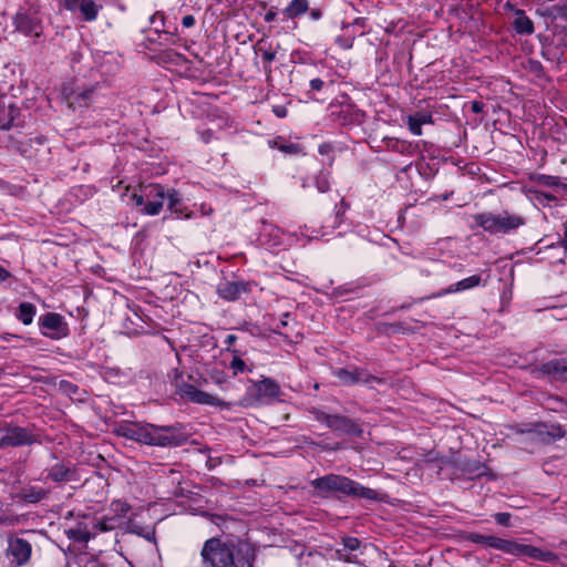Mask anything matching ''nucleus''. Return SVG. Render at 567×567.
I'll return each mask as SVG.
<instances>
[{"label": "nucleus", "instance_id": "f257e3e1", "mask_svg": "<svg viewBox=\"0 0 567 567\" xmlns=\"http://www.w3.org/2000/svg\"><path fill=\"white\" fill-rule=\"evenodd\" d=\"M117 436L151 446H181L188 442L189 434L179 423L155 425L145 422H122L115 429Z\"/></svg>", "mask_w": 567, "mask_h": 567}, {"label": "nucleus", "instance_id": "f03ea898", "mask_svg": "<svg viewBox=\"0 0 567 567\" xmlns=\"http://www.w3.org/2000/svg\"><path fill=\"white\" fill-rule=\"evenodd\" d=\"M310 485L313 488V495L321 498L343 499L349 497L371 502L383 501V496L378 491L340 474L330 473L317 477L310 482Z\"/></svg>", "mask_w": 567, "mask_h": 567}, {"label": "nucleus", "instance_id": "7ed1b4c3", "mask_svg": "<svg viewBox=\"0 0 567 567\" xmlns=\"http://www.w3.org/2000/svg\"><path fill=\"white\" fill-rule=\"evenodd\" d=\"M241 550L240 542L210 537L204 542L200 550L202 567H239L240 559L236 558V554Z\"/></svg>", "mask_w": 567, "mask_h": 567}, {"label": "nucleus", "instance_id": "20e7f679", "mask_svg": "<svg viewBox=\"0 0 567 567\" xmlns=\"http://www.w3.org/2000/svg\"><path fill=\"white\" fill-rule=\"evenodd\" d=\"M509 429L523 437L518 441L524 443H542L550 444L566 435L564 427L560 424L547 422H530L511 425Z\"/></svg>", "mask_w": 567, "mask_h": 567}, {"label": "nucleus", "instance_id": "39448f33", "mask_svg": "<svg viewBox=\"0 0 567 567\" xmlns=\"http://www.w3.org/2000/svg\"><path fill=\"white\" fill-rule=\"evenodd\" d=\"M489 548L517 558L528 557L548 564H556L558 561L556 553L523 544L512 538H502L493 535Z\"/></svg>", "mask_w": 567, "mask_h": 567}, {"label": "nucleus", "instance_id": "423d86ee", "mask_svg": "<svg viewBox=\"0 0 567 567\" xmlns=\"http://www.w3.org/2000/svg\"><path fill=\"white\" fill-rule=\"evenodd\" d=\"M42 433L34 424L20 426L13 422L0 425V450L42 444Z\"/></svg>", "mask_w": 567, "mask_h": 567}, {"label": "nucleus", "instance_id": "0eeeda50", "mask_svg": "<svg viewBox=\"0 0 567 567\" xmlns=\"http://www.w3.org/2000/svg\"><path fill=\"white\" fill-rule=\"evenodd\" d=\"M472 218L475 224L471 226V229L481 227L491 235L508 234L525 224L524 217L509 214L507 210L502 214L480 213L473 215Z\"/></svg>", "mask_w": 567, "mask_h": 567}, {"label": "nucleus", "instance_id": "6e6552de", "mask_svg": "<svg viewBox=\"0 0 567 567\" xmlns=\"http://www.w3.org/2000/svg\"><path fill=\"white\" fill-rule=\"evenodd\" d=\"M167 189L161 184L142 186L140 193L131 195V202L138 209V213L147 216L158 215L164 206Z\"/></svg>", "mask_w": 567, "mask_h": 567}, {"label": "nucleus", "instance_id": "1a4fd4ad", "mask_svg": "<svg viewBox=\"0 0 567 567\" xmlns=\"http://www.w3.org/2000/svg\"><path fill=\"white\" fill-rule=\"evenodd\" d=\"M313 414L318 422L326 424L334 432L354 437H361L363 434L361 424L348 416L341 414H329L320 410H315Z\"/></svg>", "mask_w": 567, "mask_h": 567}, {"label": "nucleus", "instance_id": "9d476101", "mask_svg": "<svg viewBox=\"0 0 567 567\" xmlns=\"http://www.w3.org/2000/svg\"><path fill=\"white\" fill-rule=\"evenodd\" d=\"M56 462L43 471L44 480L58 485L72 482H80L79 471L71 461L59 460L53 456Z\"/></svg>", "mask_w": 567, "mask_h": 567}, {"label": "nucleus", "instance_id": "9b49d317", "mask_svg": "<svg viewBox=\"0 0 567 567\" xmlns=\"http://www.w3.org/2000/svg\"><path fill=\"white\" fill-rule=\"evenodd\" d=\"M282 16L287 20H291L296 23V20L308 13V19L312 22H318L323 18V7H310L309 0H290L288 4L281 11Z\"/></svg>", "mask_w": 567, "mask_h": 567}, {"label": "nucleus", "instance_id": "f8f14e48", "mask_svg": "<svg viewBox=\"0 0 567 567\" xmlns=\"http://www.w3.org/2000/svg\"><path fill=\"white\" fill-rule=\"evenodd\" d=\"M39 324L42 334L53 339L60 340L70 334V329L64 318L56 312H47L39 319Z\"/></svg>", "mask_w": 567, "mask_h": 567}, {"label": "nucleus", "instance_id": "ddd939ff", "mask_svg": "<svg viewBox=\"0 0 567 567\" xmlns=\"http://www.w3.org/2000/svg\"><path fill=\"white\" fill-rule=\"evenodd\" d=\"M333 375L343 385H354L358 383L370 384L377 382L379 384L385 383L384 379L369 373L365 369L354 367L353 369L338 368L333 371Z\"/></svg>", "mask_w": 567, "mask_h": 567}, {"label": "nucleus", "instance_id": "4468645a", "mask_svg": "<svg viewBox=\"0 0 567 567\" xmlns=\"http://www.w3.org/2000/svg\"><path fill=\"white\" fill-rule=\"evenodd\" d=\"M537 377L548 378L550 381L567 382V361L565 358H555L533 369Z\"/></svg>", "mask_w": 567, "mask_h": 567}, {"label": "nucleus", "instance_id": "2eb2a0df", "mask_svg": "<svg viewBox=\"0 0 567 567\" xmlns=\"http://www.w3.org/2000/svg\"><path fill=\"white\" fill-rule=\"evenodd\" d=\"M177 393L182 398H186L190 402L197 403V404H207V405H216V406H221L225 404L217 396H214L207 392L198 390L195 385L185 383V382L181 383L177 386Z\"/></svg>", "mask_w": 567, "mask_h": 567}, {"label": "nucleus", "instance_id": "dca6fc26", "mask_svg": "<svg viewBox=\"0 0 567 567\" xmlns=\"http://www.w3.org/2000/svg\"><path fill=\"white\" fill-rule=\"evenodd\" d=\"M32 546L28 540L19 537L9 539L7 554L17 566L25 565L30 560Z\"/></svg>", "mask_w": 567, "mask_h": 567}, {"label": "nucleus", "instance_id": "f3484780", "mask_svg": "<svg viewBox=\"0 0 567 567\" xmlns=\"http://www.w3.org/2000/svg\"><path fill=\"white\" fill-rule=\"evenodd\" d=\"M13 24L17 31L27 37L39 38L42 34L41 21L27 12H18L13 18Z\"/></svg>", "mask_w": 567, "mask_h": 567}, {"label": "nucleus", "instance_id": "a211bd4d", "mask_svg": "<svg viewBox=\"0 0 567 567\" xmlns=\"http://www.w3.org/2000/svg\"><path fill=\"white\" fill-rule=\"evenodd\" d=\"M64 7L69 11L79 10L81 17L86 22L96 20L101 4H97L94 0H64Z\"/></svg>", "mask_w": 567, "mask_h": 567}, {"label": "nucleus", "instance_id": "6ab92c4d", "mask_svg": "<svg viewBox=\"0 0 567 567\" xmlns=\"http://www.w3.org/2000/svg\"><path fill=\"white\" fill-rule=\"evenodd\" d=\"M249 286L244 281L223 280L217 286V293L220 298L234 301L239 298L243 292H248Z\"/></svg>", "mask_w": 567, "mask_h": 567}, {"label": "nucleus", "instance_id": "aec40b11", "mask_svg": "<svg viewBox=\"0 0 567 567\" xmlns=\"http://www.w3.org/2000/svg\"><path fill=\"white\" fill-rule=\"evenodd\" d=\"M167 208L172 214H175L178 218H190L192 212H187V208L183 204V198L178 190L175 188L167 189Z\"/></svg>", "mask_w": 567, "mask_h": 567}, {"label": "nucleus", "instance_id": "412c9836", "mask_svg": "<svg viewBox=\"0 0 567 567\" xmlns=\"http://www.w3.org/2000/svg\"><path fill=\"white\" fill-rule=\"evenodd\" d=\"M482 277L480 275H473L471 277H467L465 279H462L457 281L456 284L451 285L446 289L441 290L440 292H436L430 297H426V299L433 298V297H441L447 293L464 291L467 289H472L474 287H477L481 285Z\"/></svg>", "mask_w": 567, "mask_h": 567}, {"label": "nucleus", "instance_id": "4be33fe9", "mask_svg": "<svg viewBox=\"0 0 567 567\" xmlns=\"http://www.w3.org/2000/svg\"><path fill=\"white\" fill-rule=\"evenodd\" d=\"M20 109L14 104L8 106L0 99V130L8 131L16 125Z\"/></svg>", "mask_w": 567, "mask_h": 567}, {"label": "nucleus", "instance_id": "5701e85b", "mask_svg": "<svg viewBox=\"0 0 567 567\" xmlns=\"http://www.w3.org/2000/svg\"><path fill=\"white\" fill-rule=\"evenodd\" d=\"M252 389L257 398H278L280 394L279 384L270 378H264L261 381L254 382Z\"/></svg>", "mask_w": 567, "mask_h": 567}, {"label": "nucleus", "instance_id": "b1692460", "mask_svg": "<svg viewBox=\"0 0 567 567\" xmlns=\"http://www.w3.org/2000/svg\"><path fill=\"white\" fill-rule=\"evenodd\" d=\"M511 25L518 35H532L535 32L534 22L524 10L516 12Z\"/></svg>", "mask_w": 567, "mask_h": 567}, {"label": "nucleus", "instance_id": "393cba45", "mask_svg": "<svg viewBox=\"0 0 567 567\" xmlns=\"http://www.w3.org/2000/svg\"><path fill=\"white\" fill-rule=\"evenodd\" d=\"M50 491L39 486H27L19 493V498L28 504H37L47 499Z\"/></svg>", "mask_w": 567, "mask_h": 567}, {"label": "nucleus", "instance_id": "a878e982", "mask_svg": "<svg viewBox=\"0 0 567 567\" xmlns=\"http://www.w3.org/2000/svg\"><path fill=\"white\" fill-rule=\"evenodd\" d=\"M458 468L470 478H477L486 474L487 466L476 460H466L460 463Z\"/></svg>", "mask_w": 567, "mask_h": 567}, {"label": "nucleus", "instance_id": "bb28decb", "mask_svg": "<svg viewBox=\"0 0 567 567\" xmlns=\"http://www.w3.org/2000/svg\"><path fill=\"white\" fill-rule=\"evenodd\" d=\"M537 12L544 17L549 18L550 20L563 19L567 21V0L555 3L550 7H547L543 10H537Z\"/></svg>", "mask_w": 567, "mask_h": 567}, {"label": "nucleus", "instance_id": "cd10ccee", "mask_svg": "<svg viewBox=\"0 0 567 567\" xmlns=\"http://www.w3.org/2000/svg\"><path fill=\"white\" fill-rule=\"evenodd\" d=\"M35 311H37V309L33 303L22 302L19 305L17 317L23 324L27 326L33 321Z\"/></svg>", "mask_w": 567, "mask_h": 567}, {"label": "nucleus", "instance_id": "c85d7f7f", "mask_svg": "<svg viewBox=\"0 0 567 567\" xmlns=\"http://www.w3.org/2000/svg\"><path fill=\"white\" fill-rule=\"evenodd\" d=\"M530 181H533L536 184L546 186V187H561L565 183H561L559 177L553 176V175H545V174H533L530 176Z\"/></svg>", "mask_w": 567, "mask_h": 567}, {"label": "nucleus", "instance_id": "c756f323", "mask_svg": "<svg viewBox=\"0 0 567 567\" xmlns=\"http://www.w3.org/2000/svg\"><path fill=\"white\" fill-rule=\"evenodd\" d=\"M94 526L101 532H110L122 526V524L118 522V518L110 514L99 518Z\"/></svg>", "mask_w": 567, "mask_h": 567}, {"label": "nucleus", "instance_id": "7c9ffc66", "mask_svg": "<svg viewBox=\"0 0 567 567\" xmlns=\"http://www.w3.org/2000/svg\"><path fill=\"white\" fill-rule=\"evenodd\" d=\"M130 505L127 503L121 502V501H113L111 504V515H113L115 518H118V522L123 524L124 518L126 517Z\"/></svg>", "mask_w": 567, "mask_h": 567}, {"label": "nucleus", "instance_id": "2f4dec72", "mask_svg": "<svg viewBox=\"0 0 567 567\" xmlns=\"http://www.w3.org/2000/svg\"><path fill=\"white\" fill-rule=\"evenodd\" d=\"M66 536L69 539L78 543H87L91 539V533L80 526L66 530Z\"/></svg>", "mask_w": 567, "mask_h": 567}, {"label": "nucleus", "instance_id": "473e14b6", "mask_svg": "<svg viewBox=\"0 0 567 567\" xmlns=\"http://www.w3.org/2000/svg\"><path fill=\"white\" fill-rule=\"evenodd\" d=\"M492 538H493V535H482V534L474 533V532L466 533L464 535L465 540L474 543V544L484 545L487 548L491 547Z\"/></svg>", "mask_w": 567, "mask_h": 567}, {"label": "nucleus", "instance_id": "72a5a7b5", "mask_svg": "<svg viewBox=\"0 0 567 567\" xmlns=\"http://www.w3.org/2000/svg\"><path fill=\"white\" fill-rule=\"evenodd\" d=\"M331 115L334 116V118L338 120L341 125H350L357 120L355 114L350 112L349 107H341L339 112H332Z\"/></svg>", "mask_w": 567, "mask_h": 567}, {"label": "nucleus", "instance_id": "f704fd0d", "mask_svg": "<svg viewBox=\"0 0 567 567\" xmlns=\"http://www.w3.org/2000/svg\"><path fill=\"white\" fill-rule=\"evenodd\" d=\"M271 147H277L279 151L287 154H299L301 152V146L296 143H279L278 141L269 142Z\"/></svg>", "mask_w": 567, "mask_h": 567}, {"label": "nucleus", "instance_id": "c9c22d12", "mask_svg": "<svg viewBox=\"0 0 567 567\" xmlns=\"http://www.w3.org/2000/svg\"><path fill=\"white\" fill-rule=\"evenodd\" d=\"M526 69L529 73H532L533 75H535L538 79L545 78V74H546L545 69H544L543 64L537 60L529 59L527 61Z\"/></svg>", "mask_w": 567, "mask_h": 567}, {"label": "nucleus", "instance_id": "e433bc0d", "mask_svg": "<svg viewBox=\"0 0 567 567\" xmlns=\"http://www.w3.org/2000/svg\"><path fill=\"white\" fill-rule=\"evenodd\" d=\"M315 184L319 192H328L330 189L328 173L320 172L315 178Z\"/></svg>", "mask_w": 567, "mask_h": 567}, {"label": "nucleus", "instance_id": "4c0bfd02", "mask_svg": "<svg viewBox=\"0 0 567 567\" xmlns=\"http://www.w3.org/2000/svg\"><path fill=\"white\" fill-rule=\"evenodd\" d=\"M237 352V350H234V353ZM229 367L234 370V374H237L238 372H244L246 370L245 361L237 354L234 355Z\"/></svg>", "mask_w": 567, "mask_h": 567}, {"label": "nucleus", "instance_id": "58836bf2", "mask_svg": "<svg viewBox=\"0 0 567 567\" xmlns=\"http://www.w3.org/2000/svg\"><path fill=\"white\" fill-rule=\"evenodd\" d=\"M511 517H512L511 513H507V512H499V513H495L493 515V518L496 522V524L504 526V527L512 526Z\"/></svg>", "mask_w": 567, "mask_h": 567}, {"label": "nucleus", "instance_id": "ea45409f", "mask_svg": "<svg viewBox=\"0 0 567 567\" xmlns=\"http://www.w3.org/2000/svg\"><path fill=\"white\" fill-rule=\"evenodd\" d=\"M408 127L410 132L414 135H421L422 134V125L415 121V118L412 115L408 116Z\"/></svg>", "mask_w": 567, "mask_h": 567}, {"label": "nucleus", "instance_id": "a19ab883", "mask_svg": "<svg viewBox=\"0 0 567 567\" xmlns=\"http://www.w3.org/2000/svg\"><path fill=\"white\" fill-rule=\"evenodd\" d=\"M342 543H343L344 548H347L351 551L357 550L360 547V540L357 537H351V536L344 537L342 539Z\"/></svg>", "mask_w": 567, "mask_h": 567}, {"label": "nucleus", "instance_id": "79ce46f5", "mask_svg": "<svg viewBox=\"0 0 567 567\" xmlns=\"http://www.w3.org/2000/svg\"><path fill=\"white\" fill-rule=\"evenodd\" d=\"M416 122H419L421 125L423 124H431L433 123V118H432V115L431 113H426V112H416L414 114H411Z\"/></svg>", "mask_w": 567, "mask_h": 567}, {"label": "nucleus", "instance_id": "37998d69", "mask_svg": "<svg viewBox=\"0 0 567 567\" xmlns=\"http://www.w3.org/2000/svg\"><path fill=\"white\" fill-rule=\"evenodd\" d=\"M130 532L131 533H135L140 536H143L145 537L146 539L151 540L152 538H154V532H146L144 533V528L143 527H140L135 524H133L131 527H130Z\"/></svg>", "mask_w": 567, "mask_h": 567}, {"label": "nucleus", "instance_id": "c03bdc74", "mask_svg": "<svg viewBox=\"0 0 567 567\" xmlns=\"http://www.w3.org/2000/svg\"><path fill=\"white\" fill-rule=\"evenodd\" d=\"M60 389L63 390L65 393L73 394L78 391V385L73 384L70 381L62 380L60 382Z\"/></svg>", "mask_w": 567, "mask_h": 567}, {"label": "nucleus", "instance_id": "a18cd8bd", "mask_svg": "<svg viewBox=\"0 0 567 567\" xmlns=\"http://www.w3.org/2000/svg\"><path fill=\"white\" fill-rule=\"evenodd\" d=\"M309 85L312 91L320 92L324 87L326 82L320 78H312L309 81Z\"/></svg>", "mask_w": 567, "mask_h": 567}, {"label": "nucleus", "instance_id": "49530a36", "mask_svg": "<svg viewBox=\"0 0 567 567\" xmlns=\"http://www.w3.org/2000/svg\"><path fill=\"white\" fill-rule=\"evenodd\" d=\"M278 19V11L276 7H270L264 16V21L267 23L274 22Z\"/></svg>", "mask_w": 567, "mask_h": 567}, {"label": "nucleus", "instance_id": "de8ad7c7", "mask_svg": "<svg viewBox=\"0 0 567 567\" xmlns=\"http://www.w3.org/2000/svg\"><path fill=\"white\" fill-rule=\"evenodd\" d=\"M336 43L342 49H351L353 45V38L338 37Z\"/></svg>", "mask_w": 567, "mask_h": 567}, {"label": "nucleus", "instance_id": "09e8293b", "mask_svg": "<svg viewBox=\"0 0 567 567\" xmlns=\"http://www.w3.org/2000/svg\"><path fill=\"white\" fill-rule=\"evenodd\" d=\"M205 515L209 516L210 517V522L215 525H217L218 527H221L224 523H226L227 518L221 516V515H217V514H209V513H205Z\"/></svg>", "mask_w": 567, "mask_h": 567}, {"label": "nucleus", "instance_id": "8fccbe9b", "mask_svg": "<svg viewBox=\"0 0 567 567\" xmlns=\"http://www.w3.org/2000/svg\"><path fill=\"white\" fill-rule=\"evenodd\" d=\"M81 567H106V565L96 558L90 557Z\"/></svg>", "mask_w": 567, "mask_h": 567}, {"label": "nucleus", "instance_id": "3c124183", "mask_svg": "<svg viewBox=\"0 0 567 567\" xmlns=\"http://www.w3.org/2000/svg\"><path fill=\"white\" fill-rule=\"evenodd\" d=\"M485 104L481 101L471 102V111L475 114H480L484 111Z\"/></svg>", "mask_w": 567, "mask_h": 567}, {"label": "nucleus", "instance_id": "603ef678", "mask_svg": "<svg viewBox=\"0 0 567 567\" xmlns=\"http://www.w3.org/2000/svg\"><path fill=\"white\" fill-rule=\"evenodd\" d=\"M347 207H348V205L344 202V199H341L340 208H338L336 212V218L338 219V224H341V221H342L341 216L344 214Z\"/></svg>", "mask_w": 567, "mask_h": 567}, {"label": "nucleus", "instance_id": "864d4df0", "mask_svg": "<svg viewBox=\"0 0 567 567\" xmlns=\"http://www.w3.org/2000/svg\"><path fill=\"white\" fill-rule=\"evenodd\" d=\"M504 10L507 12H512L514 14V18L516 17V12H522L523 9L517 8L514 3L507 1L504 4Z\"/></svg>", "mask_w": 567, "mask_h": 567}, {"label": "nucleus", "instance_id": "5fc2aeb1", "mask_svg": "<svg viewBox=\"0 0 567 567\" xmlns=\"http://www.w3.org/2000/svg\"><path fill=\"white\" fill-rule=\"evenodd\" d=\"M246 547H247V550H246V553L244 555V559L248 564V567H252V564H254V560H255V553L251 551L249 554V545H246Z\"/></svg>", "mask_w": 567, "mask_h": 567}, {"label": "nucleus", "instance_id": "6e6d98bb", "mask_svg": "<svg viewBox=\"0 0 567 567\" xmlns=\"http://www.w3.org/2000/svg\"><path fill=\"white\" fill-rule=\"evenodd\" d=\"M184 28H192L195 24V18L192 14L185 16L182 20Z\"/></svg>", "mask_w": 567, "mask_h": 567}, {"label": "nucleus", "instance_id": "4d7b16f0", "mask_svg": "<svg viewBox=\"0 0 567 567\" xmlns=\"http://www.w3.org/2000/svg\"><path fill=\"white\" fill-rule=\"evenodd\" d=\"M272 111H274L275 115L279 118L286 117V115H287V109L281 105L274 106Z\"/></svg>", "mask_w": 567, "mask_h": 567}, {"label": "nucleus", "instance_id": "13d9d810", "mask_svg": "<svg viewBox=\"0 0 567 567\" xmlns=\"http://www.w3.org/2000/svg\"><path fill=\"white\" fill-rule=\"evenodd\" d=\"M261 56H262L264 61L272 62L276 59V52L275 51H270V50H266V51L262 52Z\"/></svg>", "mask_w": 567, "mask_h": 567}, {"label": "nucleus", "instance_id": "bf43d9fd", "mask_svg": "<svg viewBox=\"0 0 567 567\" xmlns=\"http://www.w3.org/2000/svg\"><path fill=\"white\" fill-rule=\"evenodd\" d=\"M332 150H333V147L329 143H323V144L319 145V148H318V151L321 155H328L330 152H332Z\"/></svg>", "mask_w": 567, "mask_h": 567}, {"label": "nucleus", "instance_id": "052dcab7", "mask_svg": "<svg viewBox=\"0 0 567 567\" xmlns=\"http://www.w3.org/2000/svg\"><path fill=\"white\" fill-rule=\"evenodd\" d=\"M388 328H389L392 332L405 331V328L403 327V323H401V322H393V323H389V324H388Z\"/></svg>", "mask_w": 567, "mask_h": 567}, {"label": "nucleus", "instance_id": "680f3d73", "mask_svg": "<svg viewBox=\"0 0 567 567\" xmlns=\"http://www.w3.org/2000/svg\"><path fill=\"white\" fill-rule=\"evenodd\" d=\"M93 91L92 90H86V91H83L79 94L75 95L74 100L75 101H80V100H83V101H86L90 99V96L92 95Z\"/></svg>", "mask_w": 567, "mask_h": 567}, {"label": "nucleus", "instance_id": "e2e57ef3", "mask_svg": "<svg viewBox=\"0 0 567 567\" xmlns=\"http://www.w3.org/2000/svg\"><path fill=\"white\" fill-rule=\"evenodd\" d=\"M11 277V272L8 271L4 267L0 266V284L4 282Z\"/></svg>", "mask_w": 567, "mask_h": 567}, {"label": "nucleus", "instance_id": "0e129e2a", "mask_svg": "<svg viewBox=\"0 0 567 567\" xmlns=\"http://www.w3.org/2000/svg\"><path fill=\"white\" fill-rule=\"evenodd\" d=\"M202 140L205 143H209L213 137V131L212 130H205L200 133Z\"/></svg>", "mask_w": 567, "mask_h": 567}, {"label": "nucleus", "instance_id": "69168bd1", "mask_svg": "<svg viewBox=\"0 0 567 567\" xmlns=\"http://www.w3.org/2000/svg\"><path fill=\"white\" fill-rule=\"evenodd\" d=\"M561 245L567 250V220L564 223V238Z\"/></svg>", "mask_w": 567, "mask_h": 567}, {"label": "nucleus", "instance_id": "338daca9", "mask_svg": "<svg viewBox=\"0 0 567 567\" xmlns=\"http://www.w3.org/2000/svg\"><path fill=\"white\" fill-rule=\"evenodd\" d=\"M237 340V337L235 334H228L225 339V343L230 347L231 344L235 343V341Z\"/></svg>", "mask_w": 567, "mask_h": 567}, {"label": "nucleus", "instance_id": "774afa93", "mask_svg": "<svg viewBox=\"0 0 567 567\" xmlns=\"http://www.w3.org/2000/svg\"><path fill=\"white\" fill-rule=\"evenodd\" d=\"M207 467H208L209 470H212V468H214V467H215V463H213V460H208V461H207Z\"/></svg>", "mask_w": 567, "mask_h": 567}]
</instances>
